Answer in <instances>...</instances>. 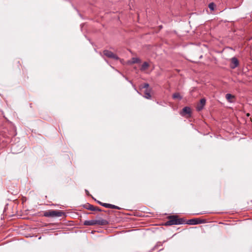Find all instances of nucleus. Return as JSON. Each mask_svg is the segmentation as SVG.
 Returning a JSON list of instances; mask_svg holds the SVG:
<instances>
[{"instance_id": "1", "label": "nucleus", "mask_w": 252, "mask_h": 252, "mask_svg": "<svg viewBox=\"0 0 252 252\" xmlns=\"http://www.w3.org/2000/svg\"><path fill=\"white\" fill-rule=\"evenodd\" d=\"M168 218L169 220L165 222L164 225L170 226L172 225H179L184 223V220L182 218H178L177 215L169 216Z\"/></svg>"}, {"instance_id": "2", "label": "nucleus", "mask_w": 252, "mask_h": 252, "mask_svg": "<svg viewBox=\"0 0 252 252\" xmlns=\"http://www.w3.org/2000/svg\"><path fill=\"white\" fill-rule=\"evenodd\" d=\"M64 214L65 213L61 210H50L45 211L43 216L48 218H55L61 217L63 215H64Z\"/></svg>"}, {"instance_id": "3", "label": "nucleus", "mask_w": 252, "mask_h": 252, "mask_svg": "<svg viewBox=\"0 0 252 252\" xmlns=\"http://www.w3.org/2000/svg\"><path fill=\"white\" fill-rule=\"evenodd\" d=\"M205 222V220H200L199 218H194L189 220L186 222H184V224H187L189 225H197Z\"/></svg>"}, {"instance_id": "4", "label": "nucleus", "mask_w": 252, "mask_h": 252, "mask_svg": "<svg viewBox=\"0 0 252 252\" xmlns=\"http://www.w3.org/2000/svg\"><path fill=\"white\" fill-rule=\"evenodd\" d=\"M83 208H84L86 209H88V210H89L91 211H99V212L104 211L105 212H108V213L110 212V211L102 210L100 208H99L98 207H94L93 205H91L88 203L83 205Z\"/></svg>"}, {"instance_id": "5", "label": "nucleus", "mask_w": 252, "mask_h": 252, "mask_svg": "<svg viewBox=\"0 0 252 252\" xmlns=\"http://www.w3.org/2000/svg\"><path fill=\"white\" fill-rule=\"evenodd\" d=\"M149 85L148 83H144L141 85L142 89H145L144 96L147 99H150L151 97V90L149 88Z\"/></svg>"}, {"instance_id": "6", "label": "nucleus", "mask_w": 252, "mask_h": 252, "mask_svg": "<svg viewBox=\"0 0 252 252\" xmlns=\"http://www.w3.org/2000/svg\"><path fill=\"white\" fill-rule=\"evenodd\" d=\"M103 54L107 57L108 58L113 59L114 60H118L119 58L118 56L112 53L111 51L108 50H104L103 51Z\"/></svg>"}, {"instance_id": "7", "label": "nucleus", "mask_w": 252, "mask_h": 252, "mask_svg": "<svg viewBox=\"0 0 252 252\" xmlns=\"http://www.w3.org/2000/svg\"><path fill=\"white\" fill-rule=\"evenodd\" d=\"M206 104V99L204 98H201L196 105L197 110H201L204 108Z\"/></svg>"}, {"instance_id": "8", "label": "nucleus", "mask_w": 252, "mask_h": 252, "mask_svg": "<svg viewBox=\"0 0 252 252\" xmlns=\"http://www.w3.org/2000/svg\"><path fill=\"white\" fill-rule=\"evenodd\" d=\"M239 65V61L235 57L232 58L231 59V64L230 67L232 68H235Z\"/></svg>"}, {"instance_id": "9", "label": "nucleus", "mask_w": 252, "mask_h": 252, "mask_svg": "<svg viewBox=\"0 0 252 252\" xmlns=\"http://www.w3.org/2000/svg\"><path fill=\"white\" fill-rule=\"evenodd\" d=\"M193 111H180V115L182 117L189 118L192 116Z\"/></svg>"}, {"instance_id": "10", "label": "nucleus", "mask_w": 252, "mask_h": 252, "mask_svg": "<svg viewBox=\"0 0 252 252\" xmlns=\"http://www.w3.org/2000/svg\"><path fill=\"white\" fill-rule=\"evenodd\" d=\"M225 98L230 102H234L235 100V96L230 94H227L225 95Z\"/></svg>"}, {"instance_id": "11", "label": "nucleus", "mask_w": 252, "mask_h": 252, "mask_svg": "<svg viewBox=\"0 0 252 252\" xmlns=\"http://www.w3.org/2000/svg\"><path fill=\"white\" fill-rule=\"evenodd\" d=\"M108 223V222L107 220L103 219H99L98 220H96V225H106Z\"/></svg>"}, {"instance_id": "12", "label": "nucleus", "mask_w": 252, "mask_h": 252, "mask_svg": "<svg viewBox=\"0 0 252 252\" xmlns=\"http://www.w3.org/2000/svg\"><path fill=\"white\" fill-rule=\"evenodd\" d=\"M83 224L85 225H96V220H85Z\"/></svg>"}, {"instance_id": "13", "label": "nucleus", "mask_w": 252, "mask_h": 252, "mask_svg": "<svg viewBox=\"0 0 252 252\" xmlns=\"http://www.w3.org/2000/svg\"><path fill=\"white\" fill-rule=\"evenodd\" d=\"M150 66V64L148 63L145 62L143 63L140 67V70L142 71H145L148 69Z\"/></svg>"}, {"instance_id": "14", "label": "nucleus", "mask_w": 252, "mask_h": 252, "mask_svg": "<svg viewBox=\"0 0 252 252\" xmlns=\"http://www.w3.org/2000/svg\"><path fill=\"white\" fill-rule=\"evenodd\" d=\"M172 97L175 100H181L183 98L181 94L178 92L173 94L172 95Z\"/></svg>"}, {"instance_id": "15", "label": "nucleus", "mask_w": 252, "mask_h": 252, "mask_svg": "<svg viewBox=\"0 0 252 252\" xmlns=\"http://www.w3.org/2000/svg\"><path fill=\"white\" fill-rule=\"evenodd\" d=\"M130 63L131 64L139 63H140V60L139 58H132L130 61H129Z\"/></svg>"}, {"instance_id": "16", "label": "nucleus", "mask_w": 252, "mask_h": 252, "mask_svg": "<svg viewBox=\"0 0 252 252\" xmlns=\"http://www.w3.org/2000/svg\"><path fill=\"white\" fill-rule=\"evenodd\" d=\"M109 208H111V209H118V210H120L121 208L120 207H119V206H116L115 205H113V204H111L110 205V207Z\"/></svg>"}, {"instance_id": "17", "label": "nucleus", "mask_w": 252, "mask_h": 252, "mask_svg": "<svg viewBox=\"0 0 252 252\" xmlns=\"http://www.w3.org/2000/svg\"><path fill=\"white\" fill-rule=\"evenodd\" d=\"M215 6V4L213 2L210 3L209 4V8L211 10H214Z\"/></svg>"}, {"instance_id": "18", "label": "nucleus", "mask_w": 252, "mask_h": 252, "mask_svg": "<svg viewBox=\"0 0 252 252\" xmlns=\"http://www.w3.org/2000/svg\"><path fill=\"white\" fill-rule=\"evenodd\" d=\"M110 205V204H109V203H103L102 204H101V206H102L105 208H109Z\"/></svg>"}, {"instance_id": "19", "label": "nucleus", "mask_w": 252, "mask_h": 252, "mask_svg": "<svg viewBox=\"0 0 252 252\" xmlns=\"http://www.w3.org/2000/svg\"><path fill=\"white\" fill-rule=\"evenodd\" d=\"M162 244L161 242H158L156 245L154 247L153 249H155L156 248H157L158 247L162 246Z\"/></svg>"}, {"instance_id": "20", "label": "nucleus", "mask_w": 252, "mask_h": 252, "mask_svg": "<svg viewBox=\"0 0 252 252\" xmlns=\"http://www.w3.org/2000/svg\"><path fill=\"white\" fill-rule=\"evenodd\" d=\"M16 65L17 68L20 70V66L21 65L20 63V62L19 61H17L16 63Z\"/></svg>"}, {"instance_id": "21", "label": "nucleus", "mask_w": 252, "mask_h": 252, "mask_svg": "<svg viewBox=\"0 0 252 252\" xmlns=\"http://www.w3.org/2000/svg\"><path fill=\"white\" fill-rule=\"evenodd\" d=\"M207 213L206 212H200V213H196V214H194L195 215H202V214H207Z\"/></svg>"}, {"instance_id": "22", "label": "nucleus", "mask_w": 252, "mask_h": 252, "mask_svg": "<svg viewBox=\"0 0 252 252\" xmlns=\"http://www.w3.org/2000/svg\"><path fill=\"white\" fill-rule=\"evenodd\" d=\"M182 110L185 111V110H189V107H184V108L182 109Z\"/></svg>"}, {"instance_id": "23", "label": "nucleus", "mask_w": 252, "mask_h": 252, "mask_svg": "<svg viewBox=\"0 0 252 252\" xmlns=\"http://www.w3.org/2000/svg\"><path fill=\"white\" fill-rule=\"evenodd\" d=\"M85 192L86 193V194L87 195H88V196L90 195V193H89V191L87 189H85Z\"/></svg>"}, {"instance_id": "24", "label": "nucleus", "mask_w": 252, "mask_h": 252, "mask_svg": "<svg viewBox=\"0 0 252 252\" xmlns=\"http://www.w3.org/2000/svg\"><path fill=\"white\" fill-rule=\"evenodd\" d=\"M16 146V144L12 145V149L13 150H14L15 149Z\"/></svg>"}, {"instance_id": "25", "label": "nucleus", "mask_w": 252, "mask_h": 252, "mask_svg": "<svg viewBox=\"0 0 252 252\" xmlns=\"http://www.w3.org/2000/svg\"><path fill=\"white\" fill-rule=\"evenodd\" d=\"M97 202L100 205H101V204H102L103 203L99 201H97Z\"/></svg>"}, {"instance_id": "26", "label": "nucleus", "mask_w": 252, "mask_h": 252, "mask_svg": "<svg viewBox=\"0 0 252 252\" xmlns=\"http://www.w3.org/2000/svg\"><path fill=\"white\" fill-rule=\"evenodd\" d=\"M101 217H105V216L103 214L100 215Z\"/></svg>"}, {"instance_id": "27", "label": "nucleus", "mask_w": 252, "mask_h": 252, "mask_svg": "<svg viewBox=\"0 0 252 252\" xmlns=\"http://www.w3.org/2000/svg\"><path fill=\"white\" fill-rule=\"evenodd\" d=\"M247 116L248 117H249V116H250V114H249V113H247Z\"/></svg>"}, {"instance_id": "28", "label": "nucleus", "mask_w": 252, "mask_h": 252, "mask_svg": "<svg viewBox=\"0 0 252 252\" xmlns=\"http://www.w3.org/2000/svg\"><path fill=\"white\" fill-rule=\"evenodd\" d=\"M251 202L252 203V200H251Z\"/></svg>"}]
</instances>
